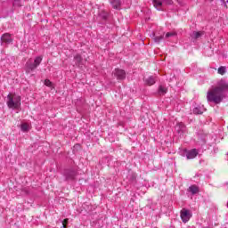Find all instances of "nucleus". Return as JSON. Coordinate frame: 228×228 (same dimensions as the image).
I'll list each match as a JSON object with an SVG mask.
<instances>
[{
  "mask_svg": "<svg viewBox=\"0 0 228 228\" xmlns=\"http://www.w3.org/2000/svg\"><path fill=\"white\" fill-rule=\"evenodd\" d=\"M228 90L227 81L220 80L216 86L208 90L207 93L208 102H214V104H220L224 101V93Z\"/></svg>",
  "mask_w": 228,
  "mask_h": 228,
  "instance_id": "1",
  "label": "nucleus"
},
{
  "mask_svg": "<svg viewBox=\"0 0 228 228\" xmlns=\"http://www.w3.org/2000/svg\"><path fill=\"white\" fill-rule=\"evenodd\" d=\"M21 98L16 94H9L7 95L6 104L10 110H20Z\"/></svg>",
  "mask_w": 228,
  "mask_h": 228,
  "instance_id": "2",
  "label": "nucleus"
},
{
  "mask_svg": "<svg viewBox=\"0 0 228 228\" xmlns=\"http://www.w3.org/2000/svg\"><path fill=\"white\" fill-rule=\"evenodd\" d=\"M192 214L191 211L183 208L181 210V219L182 221L186 224L187 222H190V218H191Z\"/></svg>",
  "mask_w": 228,
  "mask_h": 228,
  "instance_id": "3",
  "label": "nucleus"
},
{
  "mask_svg": "<svg viewBox=\"0 0 228 228\" xmlns=\"http://www.w3.org/2000/svg\"><path fill=\"white\" fill-rule=\"evenodd\" d=\"M113 74H114L115 77H117V79H118L120 81L126 79V71L124 69H116L113 71Z\"/></svg>",
  "mask_w": 228,
  "mask_h": 228,
  "instance_id": "4",
  "label": "nucleus"
},
{
  "mask_svg": "<svg viewBox=\"0 0 228 228\" xmlns=\"http://www.w3.org/2000/svg\"><path fill=\"white\" fill-rule=\"evenodd\" d=\"M1 42L2 44H5V45H8L13 42V38H12V35L9 33H5L1 37Z\"/></svg>",
  "mask_w": 228,
  "mask_h": 228,
  "instance_id": "5",
  "label": "nucleus"
},
{
  "mask_svg": "<svg viewBox=\"0 0 228 228\" xmlns=\"http://www.w3.org/2000/svg\"><path fill=\"white\" fill-rule=\"evenodd\" d=\"M64 175L67 179V181H73V179H76V171L72 169H67L64 173Z\"/></svg>",
  "mask_w": 228,
  "mask_h": 228,
  "instance_id": "6",
  "label": "nucleus"
},
{
  "mask_svg": "<svg viewBox=\"0 0 228 228\" xmlns=\"http://www.w3.org/2000/svg\"><path fill=\"white\" fill-rule=\"evenodd\" d=\"M199 155V151L197 149H192L186 153L187 159H194Z\"/></svg>",
  "mask_w": 228,
  "mask_h": 228,
  "instance_id": "7",
  "label": "nucleus"
},
{
  "mask_svg": "<svg viewBox=\"0 0 228 228\" xmlns=\"http://www.w3.org/2000/svg\"><path fill=\"white\" fill-rule=\"evenodd\" d=\"M37 69V66L35 62H31V61H28L26 62V72L27 74H29V72H33Z\"/></svg>",
  "mask_w": 228,
  "mask_h": 228,
  "instance_id": "8",
  "label": "nucleus"
},
{
  "mask_svg": "<svg viewBox=\"0 0 228 228\" xmlns=\"http://www.w3.org/2000/svg\"><path fill=\"white\" fill-rule=\"evenodd\" d=\"M74 61H75L76 67H78L79 69H81V67H83V65H85V63L83 62V58L79 54H77L74 57Z\"/></svg>",
  "mask_w": 228,
  "mask_h": 228,
  "instance_id": "9",
  "label": "nucleus"
},
{
  "mask_svg": "<svg viewBox=\"0 0 228 228\" xmlns=\"http://www.w3.org/2000/svg\"><path fill=\"white\" fill-rule=\"evenodd\" d=\"M110 3L114 10H120L122 6V1L120 0H110Z\"/></svg>",
  "mask_w": 228,
  "mask_h": 228,
  "instance_id": "10",
  "label": "nucleus"
},
{
  "mask_svg": "<svg viewBox=\"0 0 228 228\" xmlns=\"http://www.w3.org/2000/svg\"><path fill=\"white\" fill-rule=\"evenodd\" d=\"M175 131L179 134H183L186 131V126H184L183 123H178L175 126Z\"/></svg>",
  "mask_w": 228,
  "mask_h": 228,
  "instance_id": "11",
  "label": "nucleus"
},
{
  "mask_svg": "<svg viewBox=\"0 0 228 228\" xmlns=\"http://www.w3.org/2000/svg\"><path fill=\"white\" fill-rule=\"evenodd\" d=\"M152 4L156 10H158L159 12H163V2L159 0H153Z\"/></svg>",
  "mask_w": 228,
  "mask_h": 228,
  "instance_id": "12",
  "label": "nucleus"
},
{
  "mask_svg": "<svg viewBox=\"0 0 228 228\" xmlns=\"http://www.w3.org/2000/svg\"><path fill=\"white\" fill-rule=\"evenodd\" d=\"M205 110L206 109H204V106L198 105L193 109V113L194 115H202V113H204Z\"/></svg>",
  "mask_w": 228,
  "mask_h": 228,
  "instance_id": "13",
  "label": "nucleus"
},
{
  "mask_svg": "<svg viewBox=\"0 0 228 228\" xmlns=\"http://www.w3.org/2000/svg\"><path fill=\"white\" fill-rule=\"evenodd\" d=\"M144 81L146 85H148L149 86H152V85L156 84V77L151 76L148 78H145Z\"/></svg>",
  "mask_w": 228,
  "mask_h": 228,
  "instance_id": "14",
  "label": "nucleus"
},
{
  "mask_svg": "<svg viewBox=\"0 0 228 228\" xmlns=\"http://www.w3.org/2000/svg\"><path fill=\"white\" fill-rule=\"evenodd\" d=\"M190 193H191V195H197V193H199V187L197 185H191L189 187V191Z\"/></svg>",
  "mask_w": 228,
  "mask_h": 228,
  "instance_id": "15",
  "label": "nucleus"
},
{
  "mask_svg": "<svg viewBox=\"0 0 228 228\" xmlns=\"http://www.w3.org/2000/svg\"><path fill=\"white\" fill-rule=\"evenodd\" d=\"M167 92H168V89H167L166 86H159L158 94L159 95H165V94H167Z\"/></svg>",
  "mask_w": 228,
  "mask_h": 228,
  "instance_id": "16",
  "label": "nucleus"
},
{
  "mask_svg": "<svg viewBox=\"0 0 228 228\" xmlns=\"http://www.w3.org/2000/svg\"><path fill=\"white\" fill-rule=\"evenodd\" d=\"M203 35H204V32L194 31V32H192L191 37H192V38L197 39V38H200Z\"/></svg>",
  "mask_w": 228,
  "mask_h": 228,
  "instance_id": "17",
  "label": "nucleus"
},
{
  "mask_svg": "<svg viewBox=\"0 0 228 228\" xmlns=\"http://www.w3.org/2000/svg\"><path fill=\"white\" fill-rule=\"evenodd\" d=\"M21 131H23V133L29 131V125L27 123L21 124Z\"/></svg>",
  "mask_w": 228,
  "mask_h": 228,
  "instance_id": "18",
  "label": "nucleus"
},
{
  "mask_svg": "<svg viewBox=\"0 0 228 228\" xmlns=\"http://www.w3.org/2000/svg\"><path fill=\"white\" fill-rule=\"evenodd\" d=\"M40 63H42V56L36 57V59L34 60V64H36V66L38 67Z\"/></svg>",
  "mask_w": 228,
  "mask_h": 228,
  "instance_id": "19",
  "label": "nucleus"
},
{
  "mask_svg": "<svg viewBox=\"0 0 228 228\" xmlns=\"http://www.w3.org/2000/svg\"><path fill=\"white\" fill-rule=\"evenodd\" d=\"M153 40L156 44H159L163 40V36H153Z\"/></svg>",
  "mask_w": 228,
  "mask_h": 228,
  "instance_id": "20",
  "label": "nucleus"
},
{
  "mask_svg": "<svg viewBox=\"0 0 228 228\" xmlns=\"http://www.w3.org/2000/svg\"><path fill=\"white\" fill-rule=\"evenodd\" d=\"M108 12H106L105 11H102L100 12V17H102V19H103V20H106V19H108Z\"/></svg>",
  "mask_w": 228,
  "mask_h": 228,
  "instance_id": "21",
  "label": "nucleus"
},
{
  "mask_svg": "<svg viewBox=\"0 0 228 228\" xmlns=\"http://www.w3.org/2000/svg\"><path fill=\"white\" fill-rule=\"evenodd\" d=\"M217 72L218 74H221V76H224V74H225V67L224 66L219 67Z\"/></svg>",
  "mask_w": 228,
  "mask_h": 228,
  "instance_id": "22",
  "label": "nucleus"
},
{
  "mask_svg": "<svg viewBox=\"0 0 228 228\" xmlns=\"http://www.w3.org/2000/svg\"><path fill=\"white\" fill-rule=\"evenodd\" d=\"M170 37H175V32H167L166 34V38H170Z\"/></svg>",
  "mask_w": 228,
  "mask_h": 228,
  "instance_id": "23",
  "label": "nucleus"
},
{
  "mask_svg": "<svg viewBox=\"0 0 228 228\" xmlns=\"http://www.w3.org/2000/svg\"><path fill=\"white\" fill-rule=\"evenodd\" d=\"M45 86H49V87L53 86V83L47 79L45 80Z\"/></svg>",
  "mask_w": 228,
  "mask_h": 228,
  "instance_id": "24",
  "label": "nucleus"
},
{
  "mask_svg": "<svg viewBox=\"0 0 228 228\" xmlns=\"http://www.w3.org/2000/svg\"><path fill=\"white\" fill-rule=\"evenodd\" d=\"M13 6H20V0H14Z\"/></svg>",
  "mask_w": 228,
  "mask_h": 228,
  "instance_id": "25",
  "label": "nucleus"
},
{
  "mask_svg": "<svg viewBox=\"0 0 228 228\" xmlns=\"http://www.w3.org/2000/svg\"><path fill=\"white\" fill-rule=\"evenodd\" d=\"M164 4H172V0H162Z\"/></svg>",
  "mask_w": 228,
  "mask_h": 228,
  "instance_id": "26",
  "label": "nucleus"
},
{
  "mask_svg": "<svg viewBox=\"0 0 228 228\" xmlns=\"http://www.w3.org/2000/svg\"><path fill=\"white\" fill-rule=\"evenodd\" d=\"M67 224H69V219H64V221L62 222V225L64 228L67 227Z\"/></svg>",
  "mask_w": 228,
  "mask_h": 228,
  "instance_id": "27",
  "label": "nucleus"
},
{
  "mask_svg": "<svg viewBox=\"0 0 228 228\" xmlns=\"http://www.w3.org/2000/svg\"><path fill=\"white\" fill-rule=\"evenodd\" d=\"M221 3H223L224 4V6H227V4L225 3V0H220Z\"/></svg>",
  "mask_w": 228,
  "mask_h": 228,
  "instance_id": "28",
  "label": "nucleus"
}]
</instances>
